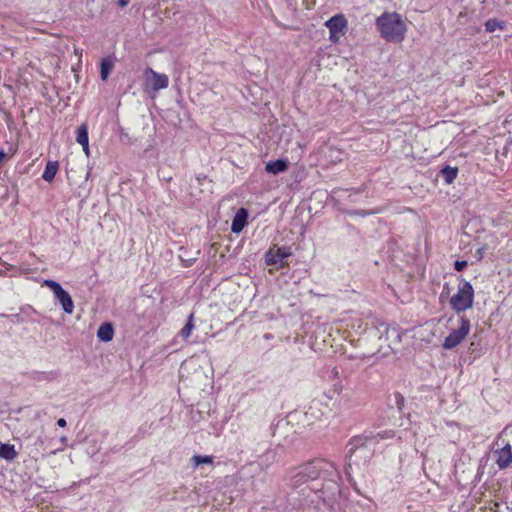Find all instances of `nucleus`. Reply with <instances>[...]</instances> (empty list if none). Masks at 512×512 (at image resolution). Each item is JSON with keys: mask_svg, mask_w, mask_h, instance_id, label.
Listing matches in <instances>:
<instances>
[{"mask_svg": "<svg viewBox=\"0 0 512 512\" xmlns=\"http://www.w3.org/2000/svg\"><path fill=\"white\" fill-rule=\"evenodd\" d=\"M332 372H333V374L336 376V375L338 374L337 368H336V367H335V368H333Z\"/></svg>", "mask_w": 512, "mask_h": 512, "instance_id": "29", "label": "nucleus"}, {"mask_svg": "<svg viewBox=\"0 0 512 512\" xmlns=\"http://www.w3.org/2000/svg\"><path fill=\"white\" fill-rule=\"evenodd\" d=\"M376 444L377 436H373L372 433L353 437L349 442L350 448L347 453L348 467L366 465L374 454Z\"/></svg>", "mask_w": 512, "mask_h": 512, "instance_id": "2", "label": "nucleus"}, {"mask_svg": "<svg viewBox=\"0 0 512 512\" xmlns=\"http://www.w3.org/2000/svg\"><path fill=\"white\" fill-rule=\"evenodd\" d=\"M58 167H59L58 162L49 161L46 164L42 178L47 182H51L54 179V177L58 171Z\"/></svg>", "mask_w": 512, "mask_h": 512, "instance_id": "15", "label": "nucleus"}, {"mask_svg": "<svg viewBox=\"0 0 512 512\" xmlns=\"http://www.w3.org/2000/svg\"><path fill=\"white\" fill-rule=\"evenodd\" d=\"M396 397V403H397V406L399 409H402V406H403V403H404V398L401 394L397 393L395 395Z\"/></svg>", "mask_w": 512, "mask_h": 512, "instance_id": "24", "label": "nucleus"}, {"mask_svg": "<svg viewBox=\"0 0 512 512\" xmlns=\"http://www.w3.org/2000/svg\"><path fill=\"white\" fill-rule=\"evenodd\" d=\"M458 326L451 329V332L444 339L442 344L444 349H453L457 347L470 332V321L465 316L457 319Z\"/></svg>", "mask_w": 512, "mask_h": 512, "instance_id": "5", "label": "nucleus"}, {"mask_svg": "<svg viewBox=\"0 0 512 512\" xmlns=\"http://www.w3.org/2000/svg\"><path fill=\"white\" fill-rule=\"evenodd\" d=\"M17 457V452L14 445L0 442V458L7 461H12Z\"/></svg>", "mask_w": 512, "mask_h": 512, "instance_id": "14", "label": "nucleus"}, {"mask_svg": "<svg viewBox=\"0 0 512 512\" xmlns=\"http://www.w3.org/2000/svg\"><path fill=\"white\" fill-rule=\"evenodd\" d=\"M113 336L114 329L111 323H103L97 331V337L104 342L111 341Z\"/></svg>", "mask_w": 512, "mask_h": 512, "instance_id": "13", "label": "nucleus"}, {"mask_svg": "<svg viewBox=\"0 0 512 512\" xmlns=\"http://www.w3.org/2000/svg\"><path fill=\"white\" fill-rule=\"evenodd\" d=\"M193 319H194V314L191 313L189 315V317H188L187 323L185 324V326L179 332V335L184 340H187L190 337V335L192 333V330L194 329Z\"/></svg>", "mask_w": 512, "mask_h": 512, "instance_id": "19", "label": "nucleus"}, {"mask_svg": "<svg viewBox=\"0 0 512 512\" xmlns=\"http://www.w3.org/2000/svg\"><path fill=\"white\" fill-rule=\"evenodd\" d=\"M113 69V61L110 58H104L101 61L100 77L105 81Z\"/></svg>", "mask_w": 512, "mask_h": 512, "instance_id": "16", "label": "nucleus"}, {"mask_svg": "<svg viewBox=\"0 0 512 512\" xmlns=\"http://www.w3.org/2000/svg\"><path fill=\"white\" fill-rule=\"evenodd\" d=\"M191 463L193 465L194 468L198 467L199 465H202V464H212L213 463V457L212 456H207V455H194L192 458H191Z\"/></svg>", "mask_w": 512, "mask_h": 512, "instance_id": "20", "label": "nucleus"}, {"mask_svg": "<svg viewBox=\"0 0 512 512\" xmlns=\"http://www.w3.org/2000/svg\"><path fill=\"white\" fill-rule=\"evenodd\" d=\"M468 263L467 261H456L455 264H454V268L455 270L457 271H462L464 270L466 267H467Z\"/></svg>", "mask_w": 512, "mask_h": 512, "instance_id": "23", "label": "nucleus"}, {"mask_svg": "<svg viewBox=\"0 0 512 512\" xmlns=\"http://www.w3.org/2000/svg\"><path fill=\"white\" fill-rule=\"evenodd\" d=\"M474 289L472 285L462 279L458 286V291L450 299V305L457 313L464 312L473 306Z\"/></svg>", "mask_w": 512, "mask_h": 512, "instance_id": "4", "label": "nucleus"}, {"mask_svg": "<svg viewBox=\"0 0 512 512\" xmlns=\"http://www.w3.org/2000/svg\"><path fill=\"white\" fill-rule=\"evenodd\" d=\"M375 25L387 42L400 43L406 36L407 26L397 12H384L376 19Z\"/></svg>", "mask_w": 512, "mask_h": 512, "instance_id": "3", "label": "nucleus"}, {"mask_svg": "<svg viewBox=\"0 0 512 512\" xmlns=\"http://www.w3.org/2000/svg\"><path fill=\"white\" fill-rule=\"evenodd\" d=\"M66 424H67V422H66V420L64 418H60L57 421V425L60 426V427H65Z\"/></svg>", "mask_w": 512, "mask_h": 512, "instance_id": "26", "label": "nucleus"}, {"mask_svg": "<svg viewBox=\"0 0 512 512\" xmlns=\"http://www.w3.org/2000/svg\"><path fill=\"white\" fill-rule=\"evenodd\" d=\"M83 147V151L85 152L86 155H89V142L87 143V146H82Z\"/></svg>", "mask_w": 512, "mask_h": 512, "instance_id": "28", "label": "nucleus"}, {"mask_svg": "<svg viewBox=\"0 0 512 512\" xmlns=\"http://www.w3.org/2000/svg\"><path fill=\"white\" fill-rule=\"evenodd\" d=\"M117 3L120 7H126L129 3V0H117Z\"/></svg>", "mask_w": 512, "mask_h": 512, "instance_id": "25", "label": "nucleus"}, {"mask_svg": "<svg viewBox=\"0 0 512 512\" xmlns=\"http://www.w3.org/2000/svg\"><path fill=\"white\" fill-rule=\"evenodd\" d=\"M76 141L81 146H87V143L89 142V139H88V126H87V124L83 123L77 129Z\"/></svg>", "mask_w": 512, "mask_h": 512, "instance_id": "18", "label": "nucleus"}, {"mask_svg": "<svg viewBox=\"0 0 512 512\" xmlns=\"http://www.w3.org/2000/svg\"><path fill=\"white\" fill-rule=\"evenodd\" d=\"M341 390H342V385L341 384H335L334 385V391L340 392Z\"/></svg>", "mask_w": 512, "mask_h": 512, "instance_id": "27", "label": "nucleus"}, {"mask_svg": "<svg viewBox=\"0 0 512 512\" xmlns=\"http://www.w3.org/2000/svg\"><path fill=\"white\" fill-rule=\"evenodd\" d=\"M359 215H362V216H365L367 213L366 212H361V213H358Z\"/></svg>", "mask_w": 512, "mask_h": 512, "instance_id": "30", "label": "nucleus"}, {"mask_svg": "<svg viewBox=\"0 0 512 512\" xmlns=\"http://www.w3.org/2000/svg\"><path fill=\"white\" fill-rule=\"evenodd\" d=\"M326 27L330 32V40L337 42L344 34L347 29V20L343 15H335L325 23Z\"/></svg>", "mask_w": 512, "mask_h": 512, "instance_id": "8", "label": "nucleus"}, {"mask_svg": "<svg viewBox=\"0 0 512 512\" xmlns=\"http://www.w3.org/2000/svg\"><path fill=\"white\" fill-rule=\"evenodd\" d=\"M43 285L51 289L55 298L58 300L62 309L67 314H72L74 311V303L69 293L62 288V286L54 280H44Z\"/></svg>", "mask_w": 512, "mask_h": 512, "instance_id": "6", "label": "nucleus"}, {"mask_svg": "<svg viewBox=\"0 0 512 512\" xmlns=\"http://www.w3.org/2000/svg\"><path fill=\"white\" fill-rule=\"evenodd\" d=\"M288 169V161L285 159H278L276 161H270L266 164L265 170L269 174L277 175L285 172Z\"/></svg>", "mask_w": 512, "mask_h": 512, "instance_id": "12", "label": "nucleus"}, {"mask_svg": "<svg viewBox=\"0 0 512 512\" xmlns=\"http://www.w3.org/2000/svg\"><path fill=\"white\" fill-rule=\"evenodd\" d=\"M146 85L154 91L168 87L169 78L166 74H160L148 67L145 70Z\"/></svg>", "mask_w": 512, "mask_h": 512, "instance_id": "9", "label": "nucleus"}, {"mask_svg": "<svg viewBox=\"0 0 512 512\" xmlns=\"http://www.w3.org/2000/svg\"><path fill=\"white\" fill-rule=\"evenodd\" d=\"M458 169L456 167L445 166L441 170V175L447 184H451L457 177Z\"/></svg>", "mask_w": 512, "mask_h": 512, "instance_id": "17", "label": "nucleus"}, {"mask_svg": "<svg viewBox=\"0 0 512 512\" xmlns=\"http://www.w3.org/2000/svg\"><path fill=\"white\" fill-rule=\"evenodd\" d=\"M248 212L245 208H240L233 217L231 231L240 233L247 224Z\"/></svg>", "mask_w": 512, "mask_h": 512, "instance_id": "11", "label": "nucleus"}, {"mask_svg": "<svg viewBox=\"0 0 512 512\" xmlns=\"http://www.w3.org/2000/svg\"><path fill=\"white\" fill-rule=\"evenodd\" d=\"M485 28H486V31H488V32H494V31H496V29L501 28V24L495 19H489L485 23Z\"/></svg>", "mask_w": 512, "mask_h": 512, "instance_id": "21", "label": "nucleus"}, {"mask_svg": "<svg viewBox=\"0 0 512 512\" xmlns=\"http://www.w3.org/2000/svg\"><path fill=\"white\" fill-rule=\"evenodd\" d=\"M372 435L377 436V443H378L379 440L389 439V438L394 437V432L392 430H385V431L379 432L377 434L372 433Z\"/></svg>", "mask_w": 512, "mask_h": 512, "instance_id": "22", "label": "nucleus"}, {"mask_svg": "<svg viewBox=\"0 0 512 512\" xmlns=\"http://www.w3.org/2000/svg\"><path fill=\"white\" fill-rule=\"evenodd\" d=\"M339 479L338 470L332 462L316 459L294 468L288 485L292 489H300L306 485L310 490L318 491L325 487L331 489L337 485Z\"/></svg>", "mask_w": 512, "mask_h": 512, "instance_id": "1", "label": "nucleus"}, {"mask_svg": "<svg viewBox=\"0 0 512 512\" xmlns=\"http://www.w3.org/2000/svg\"><path fill=\"white\" fill-rule=\"evenodd\" d=\"M291 255L290 249L286 247H279L276 249H269L265 255L267 265H276L281 263L285 258Z\"/></svg>", "mask_w": 512, "mask_h": 512, "instance_id": "10", "label": "nucleus"}, {"mask_svg": "<svg viewBox=\"0 0 512 512\" xmlns=\"http://www.w3.org/2000/svg\"><path fill=\"white\" fill-rule=\"evenodd\" d=\"M495 445L498 446V448L495 449L494 451L495 462L497 466L499 467V469L508 468L512 463L511 445L508 442L501 440L500 438H498Z\"/></svg>", "mask_w": 512, "mask_h": 512, "instance_id": "7", "label": "nucleus"}]
</instances>
